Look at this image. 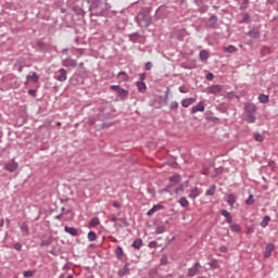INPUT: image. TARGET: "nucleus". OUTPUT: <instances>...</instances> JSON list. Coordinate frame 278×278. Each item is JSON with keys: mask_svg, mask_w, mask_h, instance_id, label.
Masks as SVG:
<instances>
[{"mask_svg": "<svg viewBox=\"0 0 278 278\" xmlns=\"http://www.w3.org/2000/svg\"><path fill=\"white\" fill-rule=\"evenodd\" d=\"M89 11H90V16L105 15V9L103 8V2L101 0H91Z\"/></svg>", "mask_w": 278, "mask_h": 278, "instance_id": "1", "label": "nucleus"}, {"mask_svg": "<svg viewBox=\"0 0 278 278\" xmlns=\"http://www.w3.org/2000/svg\"><path fill=\"white\" fill-rule=\"evenodd\" d=\"M110 88L111 90H113V92L117 93L118 99H121L122 101H125L127 97H129V91L125 90L118 85H112Z\"/></svg>", "mask_w": 278, "mask_h": 278, "instance_id": "2", "label": "nucleus"}, {"mask_svg": "<svg viewBox=\"0 0 278 278\" xmlns=\"http://www.w3.org/2000/svg\"><path fill=\"white\" fill-rule=\"evenodd\" d=\"M136 21L140 27H149L151 25V16L144 13H139L136 17Z\"/></svg>", "mask_w": 278, "mask_h": 278, "instance_id": "3", "label": "nucleus"}, {"mask_svg": "<svg viewBox=\"0 0 278 278\" xmlns=\"http://www.w3.org/2000/svg\"><path fill=\"white\" fill-rule=\"evenodd\" d=\"M4 170H8V173H14L15 170H18V163L16 161L11 160L4 164Z\"/></svg>", "mask_w": 278, "mask_h": 278, "instance_id": "4", "label": "nucleus"}, {"mask_svg": "<svg viewBox=\"0 0 278 278\" xmlns=\"http://www.w3.org/2000/svg\"><path fill=\"white\" fill-rule=\"evenodd\" d=\"M200 270H201V263L197 262L192 267L188 269L187 275L188 277H194L195 275L199 274Z\"/></svg>", "mask_w": 278, "mask_h": 278, "instance_id": "5", "label": "nucleus"}, {"mask_svg": "<svg viewBox=\"0 0 278 278\" xmlns=\"http://www.w3.org/2000/svg\"><path fill=\"white\" fill-rule=\"evenodd\" d=\"M167 13H168V7L161 5L155 11V17L156 18H164V16H166Z\"/></svg>", "mask_w": 278, "mask_h": 278, "instance_id": "6", "label": "nucleus"}, {"mask_svg": "<svg viewBox=\"0 0 278 278\" xmlns=\"http://www.w3.org/2000/svg\"><path fill=\"white\" fill-rule=\"evenodd\" d=\"M225 201L228 203L231 210H233V205H236V202L238 201V198L233 193H228L225 195Z\"/></svg>", "mask_w": 278, "mask_h": 278, "instance_id": "7", "label": "nucleus"}, {"mask_svg": "<svg viewBox=\"0 0 278 278\" xmlns=\"http://www.w3.org/2000/svg\"><path fill=\"white\" fill-rule=\"evenodd\" d=\"M247 36H250V38H253L254 40H257V38H261L262 33L260 31V27H253L247 33Z\"/></svg>", "mask_w": 278, "mask_h": 278, "instance_id": "8", "label": "nucleus"}, {"mask_svg": "<svg viewBox=\"0 0 278 278\" xmlns=\"http://www.w3.org/2000/svg\"><path fill=\"white\" fill-rule=\"evenodd\" d=\"M217 23H218V16L211 15L207 20L206 27H208L210 29H214Z\"/></svg>", "mask_w": 278, "mask_h": 278, "instance_id": "9", "label": "nucleus"}, {"mask_svg": "<svg viewBox=\"0 0 278 278\" xmlns=\"http://www.w3.org/2000/svg\"><path fill=\"white\" fill-rule=\"evenodd\" d=\"M225 87L222 85H213L208 87V93L210 94H220L222 90H224Z\"/></svg>", "mask_w": 278, "mask_h": 278, "instance_id": "10", "label": "nucleus"}, {"mask_svg": "<svg viewBox=\"0 0 278 278\" xmlns=\"http://www.w3.org/2000/svg\"><path fill=\"white\" fill-rule=\"evenodd\" d=\"M62 64L63 66H65V68H68V67L75 68V66H77V61L73 60L72 58H67L62 61Z\"/></svg>", "mask_w": 278, "mask_h": 278, "instance_id": "11", "label": "nucleus"}, {"mask_svg": "<svg viewBox=\"0 0 278 278\" xmlns=\"http://www.w3.org/2000/svg\"><path fill=\"white\" fill-rule=\"evenodd\" d=\"M197 112H205V103L203 101L191 108V114H197Z\"/></svg>", "mask_w": 278, "mask_h": 278, "instance_id": "12", "label": "nucleus"}, {"mask_svg": "<svg viewBox=\"0 0 278 278\" xmlns=\"http://www.w3.org/2000/svg\"><path fill=\"white\" fill-rule=\"evenodd\" d=\"M161 210H165V206L162 204L153 205L148 212L147 216H153L155 212H160Z\"/></svg>", "mask_w": 278, "mask_h": 278, "instance_id": "13", "label": "nucleus"}, {"mask_svg": "<svg viewBox=\"0 0 278 278\" xmlns=\"http://www.w3.org/2000/svg\"><path fill=\"white\" fill-rule=\"evenodd\" d=\"M168 231V222H165L162 225L156 226L155 233H166Z\"/></svg>", "mask_w": 278, "mask_h": 278, "instance_id": "14", "label": "nucleus"}, {"mask_svg": "<svg viewBox=\"0 0 278 278\" xmlns=\"http://www.w3.org/2000/svg\"><path fill=\"white\" fill-rule=\"evenodd\" d=\"M192 103H197V98H186L181 101L182 108H190Z\"/></svg>", "mask_w": 278, "mask_h": 278, "instance_id": "15", "label": "nucleus"}, {"mask_svg": "<svg viewBox=\"0 0 278 278\" xmlns=\"http://www.w3.org/2000/svg\"><path fill=\"white\" fill-rule=\"evenodd\" d=\"M64 231L65 233H70V236H74V237L79 236V230H77V228L75 227L65 226Z\"/></svg>", "mask_w": 278, "mask_h": 278, "instance_id": "16", "label": "nucleus"}, {"mask_svg": "<svg viewBox=\"0 0 278 278\" xmlns=\"http://www.w3.org/2000/svg\"><path fill=\"white\" fill-rule=\"evenodd\" d=\"M273 251H275V244L268 243L265 248V251H264V257L265 258L270 257V253H273Z\"/></svg>", "mask_w": 278, "mask_h": 278, "instance_id": "17", "label": "nucleus"}, {"mask_svg": "<svg viewBox=\"0 0 278 278\" xmlns=\"http://www.w3.org/2000/svg\"><path fill=\"white\" fill-rule=\"evenodd\" d=\"M56 81H66V70L60 68L56 76Z\"/></svg>", "mask_w": 278, "mask_h": 278, "instance_id": "18", "label": "nucleus"}, {"mask_svg": "<svg viewBox=\"0 0 278 278\" xmlns=\"http://www.w3.org/2000/svg\"><path fill=\"white\" fill-rule=\"evenodd\" d=\"M38 74L36 72H30L29 75L26 76L27 81H33L34 84H38Z\"/></svg>", "mask_w": 278, "mask_h": 278, "instance_id": "19", "label": "nucleus"}, {"mask_svg": "<svg viewBox=\"0 0 278 278\" xmlns=\"http://www.w3.org/2000/svg\"><path fill=\"white\" fill-rule=\"evenodd\" d=\"M20 229H21L23 236H29V226L27 225V223L23 222L20 225Z\"/></svg>", "mask_w": 278, "mask_h": 278, "instance_id": "20", "label": "nucleus"}, {"mask_svg": "<svg viewBox=\"0 0 278 278\" xmlns=\"http://www.w3.org/2000/svg\"><path fill=\"white\" fill-rule=\"evenodd\" d=\"M130 42H140L142 40V36L138 33H134L129 35Z\"/></svg>", "mask_w": 278, "mask_h": 278, "instance_id": "21", "label": "nucleus"}, {"mask_svg": "<svg viewBox=\"0 0 278 278\" xmlns=\"http://www.w3.org/2000/svg\"><path fill=\"white\" fill-rule=\"evenodd\" d=\"M129 273V263H126L122 269L118 270V277H125Z\"/></svg>", "mask_w": 278, "mask_h": 278, "instance_id": "22", "label": "nucleus"}, {"mask_svg": "<svg viewBox=\"0 0 278 278\" xmlns=\"http://www.w3.org/2000/svg\"><path fill=\"white\" fill-rule=\"evenodd\" d=\"M256 111H257V106H255V104H252V103L245 104V112H248V114H253Z\"/></svg>", "mask_w": 278, "mask_h": 278, "instance_id": "23", "label": "nucleus"}, {"mask_svg": "<svg viewBox=\"0 0 278 278\" xmlns=\"http://www.w3.org/2000/svg\"><path fill=\"white\" fill-rule=\"evenodd\" d=\"M117 79L119 81H129V76L127 75V72L122 71L117 74Z\"/></svg>", "mask_w": 278, "mask_h": 278, "instance_id": "24", "label": "nucleus"}, {"mask_svg": "<svg viewBox=\"0 0 278 278\" xmlns=\"http://www.w3.org/2000/svg\"><path fill=\"white\" fill-rule=\"evenodd\" d=\"M199 194H201V190L199 189V187H195V188L191 189V191L189 193V198L197 199V197H199Z\"/></svg>", "mask_w": 278, "mask_h": 278, "instance_id": "25", "label": "nucleus"}, {"mask_svg": "<svg viewBox=\"0 0 278 278\" xmlns=\"http://www.w3.org/2000/svg\"><path fill=\"white\" fill-rule=\"evenodd\" d=\"M229 227L233 233H240V231H242V227L240 226V224L235 223V224H231Z\"/></svg>", "mask_w": 278, "mask_h": 278, "instance_id": "26", "label": "nucleus"}, {"mask_svg": "<svg viewBox=\"0 0 278 278\" xmlns=\"http://www.w3.org/2000/svg\"><path fill=\"white\" fill-rule=\"evenodd\" d=\"M214 194H216V185L210 186L205 192V197H214Z\"/></svg>", "mask_w": 278, "mask_h": 278, "instance_id": "27", "label": "nucleus"}, {"mask_svg": "<svg viewBox=\"0 0 278 278\" xmlns=\"http://www.w3.org/2000/svg\"><path fill=\"white\" fill-rule=\"evenodd\" d=\"M99 225H101V220L99 219V217H93V218H91V220L89 222V227H90V228L99 227Z\"/></svg>", "mask_w": 278, "mask_h": 278, "instance_id": "28", "label": "nucleus"}, {"mask_svg": "<svg viewBox=\"0 0 278 278\" xmlns=\"http://www.w3.org/2000/svg\"><path fill=\"white\" fill-rule=\"evenodd\" d=\"M199 58L203 62V61H205V60H207L210 58V52H207V50H201L199 52Z\"/></svg>", "mask_w": 278, "mask_h": 278, "instance_id": "29", "label": "nucleus"}, {"mask_svg": "<svg viewBox=\"0 0 278 278\" xmlns=\"http://www.w3.org/2000/svg\"><path fill=\"white\" fill-rule=\"evenodd\" d=\"M170 186H175V184H179L181 181V176L179 175H174L169 178Z\"/></svg>", "mask_w": 278, "mask_h": 278, "instance_id": "30", "label": "nucleus"}, {"mask_svg": "<svg viewBox=\"0 0 278 278\" xmlns=\"http://www.w3.org/2000/svg\"><path fill=\"white\" fill-rule=\"evenodd\" d=\"M240 4V10H247L249 8V0H235Z\"/></svg>", "mask_w": 278, "mask_h": 278, "instance_id": "31", "label": "nucleus"}, {"mask_svg": "<svg viewBox=\"0 0 278 278\" xmlns=\"http://www.w3.org/2000/svg\"><path fill=\"white\" fill-rule=\"evenodd\" d=\"M224 170H225V169H224L223 167H217V168H215V169L213 170V174H212L213 179H216V177L223 175V172H224Z\"/></svg>", "mask_w": 278, "mask_h": 278, "instance_id": "32", "label": "nucleus"}, {"mask_svg": "<svg viewBox=\"0 0 278 278\" xmlns=\"http://www.w3.org/2000/svg\"><path fill=\"white\" fill-rule=\"evenodd\" d=\"M124 254H125V253L123 252V248H122L121 245H118V247L115 249L116 258H117V260H122Z\"/></svg>", "mask_w": 278, "mask_h": 278, "instance_id": "33", "label": "nucleus"}, {"mask_svg": "<svg viewBox=\"0 0 278 278\" xmlns=\"http://www.w3.org/2000/svg\"><path fill=\"white\" fill-rule=\"evenodd\" d=\"M258 101L260 103H268L270 101V97H268L267 94L261 93L258 96Z\"/></svg>", "mask_w": 278, "mask_h": 278, "instance_id": "34", "label": "nucleus"}, {"mask_svg": "<svg viewBox=\"0 0 278 278\" xmlns=\"http://www.w3.org/2000/svg\"><path fill=\"white\" fill-rule=\"evenodd\" d=\"M225 53H236L238 51V48L233 45H229L228 47L224 48Z\"/></svg>", "mask_w": 278, "mask_h": 278, "instance_id": "35", "label": "nucleus"}, {"mask_svg": "<svg viewBox=\"0 0 278 278\" xmlns=\"http://www.w3.org/2000/svg\"><path fill=\"white\" fill-rule=\"evenodd\" d=\"M53 244V237H49L47 240H41L40 247H49Z\"/></svg>", "mask_w": 278, "mask_h": 278, "instance_id": "36", "label": "nucleus"}, {"mask_svg": "<svg viewBox=\"0 0 278 278\" xmlns=\"http://www.w3.org/2000/svg\"><path fill=\"white\" fill-rule=\"evenodd\" d=\"M270 220V216L266 215L263 217L262 222L260 223L261 227L265 229V227H268V223Z\"/></svg>", "mask_w": 278, "mask_h": 278, "instance_id": "37", "label": "nucleus"}, {"mask_svg": "<svg viewBox=\"0 0 278 278\" xmlns=\"http://www.w3.org/2000/svg\"><path fill=\"white\" fill-rule=\"evenodd\" d=\"M137 88H138L139 92H146L147 84H144V81H137Z\"/></svg>", "mask_w": 278, "mask_h": 278, "instance_id": "38", "label": "nucleus"}, {"mask_svg": "<svg viewBox=\"0 0 278 278\" xmlns=\"http://www.w3.org/2000/svg\"><path fill=\"white\" fill-rule=\"evenodd\" d=\"M132 247L134 249H142V239H136L134 242H132Z\"/></svg>", "mask_w": 278, "mask_h": 278, "instance_id": "39", "label": "nucleus"}, {"mask_svg": "<svg viewBox=\"0 0 278 278\" xmlns=\"http://www.w3.org/2000/svg\"><path fill=\"white\" fill-rule=\"evenodd\" d=\"M178 203H179V205H181V207H188L190 205V202H188V199H186V198H180Z\"/></svg>", "mask_w": 278, "mask_h": 278, "instance_id": "40", "label": "nucleus"}, {"mask_svg": "<svg viewBox=\"0 0 278 278\" xmlns=\"http://www.w3.org/2000/svg\"><path fill=\"white\" fill-rule=\"evenodd\" d=\"M88 240H89V242H94V241H97V232H94V231H89V232H88Z\"/></svg>", "mask_w": 278, "mask_h": 278, "instance_id": "41", "label": "nucleus"}, {"mask_svg": "<svg viewBox=\"0 0 278 278\" xmlns=\"http://www.w3.org/2000/svg\"><path fill=\"white\" fill-rule=\"evenodd\" d=\"M34 275H36V269L26 270V271L23 273V277H25V278H31Z\"/></svg>", "mask_w": 278, "mask_h": 278, "instance_id": "42", "label": "nucleus"}, {"mask_svg": "<svg viewBox=\"0 0 278 278\" xmlns=\"http://www.w3.org/2000/svg\"><path fill=\"white\" fill-rule=\"evenodd\" d=\"M11 248L15 251H23V244H21V242L12 243Z\"/></svg>", "mask_w": 278, "mask_h": 278, "instance_id": "43", "label": "nucleus"}, {"mask_svg": "<svg viewBox=\"0 0 278 278\" xmlns=\"http://www.w3.org/2000/svg\"><path fill=\"white\" fill-rule=\"evenodd\" d=\"M254 140H256V142H264V136H262L260 132H255Z\"/></svg>", "mask_w": 278, "mask_h": 278, "instance_id": "44", "label": "nucleus"}, {"mask_svg": "<svg viewBox=\"0 0 278 278\" xmlns=\"http://www.w3.org/2000/svg\"><path fill=\"white\" fill-rule=\"evenodd\" d=\"M255 200L253 199V194H250L249 198L245 200V205H253Z\"/></svg>", "mask_w": 278, "mask_h": 278, "instance_id": "45", "label": "nucleus"}, {"mask_svg": "<svg viewBox=\"0 0 278 278\" xmlns=\"http://www.w3.org/2000/svg\"><path fill=\"white\" fill-rule=\"evenodd\" d=\"M177 108H179V102L178 101H173L169 105V109L172 110V112H174L175 110H177Z\"/></svg>", "mask_w": 278, "mask_h": 278, "instance_id": "46", "label": "nucleus"}, {"mask_svg": "<svg viewBox=\"0 0 278 278\" xmlns=\"http://www.w3.org/2000/svg\"><path fill=\"white\" fill-rule=\"evenodd\" d=\"M249 21H251V15H249V13H243L241 23H249Z\"/></svg>", "mask_w": 278, "mask_h": 278, "instance_id": "47", "label": "nucleus"}, {"mask_svg": "<svg viewBox=\"0 0 278 278\" xmlns=\"http://www.w3.org/2000/svg\"><path fill=\"white\" fill-rule=\"evenodd\" d=\"M256 117L253 113L248 114V123H255Z\"/></svg>", "mask_w": 278, "mask_h": 278, "instance_id": "48", "label": "nucleus"}, {"mask_svg": "<svg viewBox=\"0 0 278 278\" xmlns=\"http://www.w3.org/2000/svg\"><path fill=\"white\" fill-rule=\"evenodd\" d=\"M220 214H222V216H224V217H226V218H228L229 216H231V213H229L227 210H222V211H220Z\"/></svg>", "mask_w": 278, "mask_h": 278, "instance_id": "49", "label": "nucleus"}, {"mask_svg": "<svg viewBox=\"0 0 278 278\" xmlns=\"http://www.w3.org/2000/svg\"><path fill=\"white\" fill-rule=\"evenodd\" d=\"M144 68H146V71H151V68H153V63L152 62H147Z\"/></svg>", "mask_w": 278, "mask_h": 278, "instance_id": "50", "label": "nucleus"}, {"mask_svg": "<svg viewBox=\"0 0 278 278\" xmlns=\"http://www.w3.org/2000/svg\"><path fill=\"white\" fill-rule=\"evenodd\" d=\"M147 192L152 197H155V189L154 188H147Z\"/></svg>", "mask_w": 278, "mask_h": 278, "instance_id": "51", "label": "nucleus"}, {"mask_svg": "<svg viewBox=\"0 0 278 278\" xmlns=\"http://www.w3.org/2000/svg\"><path fill=\"white\" fill-rule=\"evenodd\" d=\"M226 223H228V225H233V217H231V215L226 217Z\"/></svg>", "mask_w": 278, "mask_h": 278, "instance_id": "52", "label": "nucleus"}, {"mask_svg": "<svg viewBox=\"0 0 278 278\" xmlns=\"http://www.w3.org/2000/svg\"><path fill=\"white\" fill-rule=\"evenodd\" d=\"M206 79L207 81H212L214 79V74L213 73L206 74Z\"/></svg>", "mask_w": 278, "mask_h": 278, "instance_id": "53", "label": "nucleus"}, {"mask_svg": "<svg viewBox=\"0 0 278 278\" xmlns=\"http://www.w3.org/2000/svg\"><path fill=\"white\" fill-rule=\"evenodd\" d=\"M139 79L140 81H144V79H147V73L139 74Z\"/></svg>", "mask_w": 278, "mask_h": 278, "instance_id": "54", "label": "nucleus"}, {"mask_svg": "<svg viewBox=\"0 0 278 278\" xmlns=\"http://www.w3.org/2000/svg\"><path fill=\"white\" fill-rule=\"evenodd\" d=\"M36 89H29L28 90V94L30 96V97H36L37 94H36Z\"/></svg>", "mask_w": 278, "mask_h": 278, "instance_id": "55", "label": "nucleus"}, {"mask_svg": "<svg viewBox=\"0 0 278 278\" xmlns=\"http://www.w3.org/2000/svg\"><path fill=\"white\" fill-rule=\"evenodd\" d=\"M94 123H97V119L94 117H90L88 121L89 125H94Z\"/></svg>", "mask_w": 278, "mask_h": 278, "instance_id": "56", "label": "nucleus"}, {"mask_svg": "<svg viewBox=\"0 0 278 278\" xmlns=\"http://www.w3.org/2000/svg\"><path fill=\"white\" fill-rule=\"evenodd\" d=\"M99 112H100V116L105 112V106H100L99 109Z\"/></svg>", "mask_w": 278, "mask_h": 278, "instance_id": "57", "label": "nucleus"}, {"mask_svg": "<svg viewBox=\"0 0 278 278\" xmlns=\"http://www.w3.org/2000/svg\"><path fill=\"white\" fill-rule=\"evenodd\" d=\"M220 253H227V247L223 245L219 248Z\"/></svg>", "mask_w": 278, "mask_h": 278, "instance_id": "58", "label": "nucleus"}, {"mask_svg": "<svg viewBox=\"0 0 278 278\" xmlns=\"http://www.w3.org/2000/svg\"><path fill=\"white\" fill-rule=\"evenodd\" d=\"M62 216H66V213H61V214L56 215L55 219L60 220L62 218Z\"/></svg>", "mask_w": 278, "mask_h": 278, "instance_id": "59", "label": "nucleus"}, {"mask_svg": "<svg viewBox=\"0 0 278 278\" xmlns=\"http://www.w3.org/2000/svg\"><path fill=\"white\" fill-rule=\"evenodd\" d=\"M113 207H116L117 210H121V203L113 202Z\"/></svg>", "mask_w": 278, "mask_h": 278, "instance_id": "60", "label": "nucleus"}, {"mask_svg": "<svg viewBox=\"0 0 278 278\" xmlns=\"http://www.w3.org/2000/svg\"><path fill=\"white\" fill-rule=\"evenodd\" d=\"M37 46L39 47V49H42V47H45V42L39 40L37 42Z\"/></svg>", "mask_w": 278, "mask_h": 278, "instance_id": "61", "label": "nucleus"}, {"mask_svg": "<svg viewBox=\"0 0 278 278\" xmlns=\"http://www.w3.org/2000/svg\"><path fill=\"white\" fill-rule=\"evenodd\" d=\"M267 3H268V5H273V4L277 3V0H267Z\"/></svg>", "mask_w": 278, "mask_h": 278, "instance_id": "62", "label": "nucleus"}, {"mask_svg": "<svg viewBox=\"0 0 278 278\" xmlns=\"http://www.w3.org/2000/svg\"><path fill=\"white\" fill-rule=\"evenodd\" d=\"M194 1V3H205V1H207V0H193Z\"/></svg>", "mask_w": 278, "mask_h": 278, "instance_id": "63", "label": "nucleus"}, {"mask_svg": "<svg viewBox=\"0 0 278 278\" xmlns=\"http://www.w3.org/2000/svg\"><path fill=\"white\" fill-rule=\"evenodd\" d=\"M156 244H157V242H155V241L150 242L151 249H153V247H155Z\"/></svg>", "mask_w": 278, "mask_h": 278, "instance_id": "64", "label": "nucleus"}]
</instances>
